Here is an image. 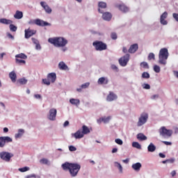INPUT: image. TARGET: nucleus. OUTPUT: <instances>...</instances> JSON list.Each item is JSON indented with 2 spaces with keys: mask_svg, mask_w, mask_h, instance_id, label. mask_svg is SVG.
I'll list each match as a JSON object with an SVG mask.
<instances>
[{
  "mask_svg": "<svg viewBox=\"0 0 178 178\" xmlns=\"http://www.w3.org/2000/svg\"><path fill=\"white\" fill-rule=\"evenodd\" d=\"M141 166V163H136L132 165V169H134V170H136V172H140Z\"/></svg>",
  "mask_w": 178,
  "mask_h": 178,
  "instance_id": "obj_25",
  "label": "nucleus"
},
{
  "mask_svg": "<svg viewBox=\"0 0 178 178\" xmlns=\"http://www.w3.org/2000/svg\"><path fill=\"white\" fill-rule=\"evenodd\" d=\"M36 31L35 30H31L30 29L25 30V38H30L32 35L35 34Z\"/></svg>",
  "mask_w": 178,
  "mask_h": 178,
  "instance_id": "obj_19",
  "label": "nucleus"
},
{
  "mask_svg": "<svg viewBox=\"0 0 178 178\" xmlns=\"http://www.w3.org/2000/svg\"><path fill=\"white\" fill-rule=\"evenodd\" d=\"M163 144H165V145H172L171 142H168V141H162Z\"/></svg>",
  "mask_w": 178,
  "mask_h": 178,
  "instance_id": "obj_53",
  "label": "nucleus"
},
{
  "mask_svg": "<svg viewBox=\"0 0 178 178\" xmlns=\"http://www.w3.org/2000/svg\"><path fill=\"white\" fill-rule=\"evenodd\" d=\"M129 60H130V54H127L124 56L121 57L118 60V62L120 66L124 67L127 65V63H129Z\"/></svg>",
  "mask_w": 178,
  "mask_h": 178,
  "instance_id": "obj_10",
  "label": "nucleus"
},
{
  "mask_svg": "<svg viewBox=\"0 0 178 178\" xmlns=\"http://www.w3.org/2000/svg\"><path fill=\"white\" fill-rule=\"evenodd\" d=\"M34 97H35V98H36L37 99H41V96H40V95H35Z\"/></svg>",
  "mask_w": 178,
  "mask_h": 178,
  "instance_id": "obj_59",
  "label": "nucleus"
},
{
  "mask_svg": "<svg viewBox=\"0 0 178 178\" xmlns=\"http://www.w3.org/2000/svg\"><path fill=\"white\" fill-rule=\"evenodd\" d=\"M136 138L139 140V141H145L147 140V136L144 135V134H138Z\"/></svg>",
  "mask_w": 178,
  "mask_h": 178,
  "instance_id": "obj_26",
  "label": "nucleus"
},
{
  "mask_svg": "<svg viewBox=\"0 0 178 178\" xmlns=\"http://www.w3.org/2000/svg\"><path fill=\"white\" fill-rule=\"evenodd\" d=\"M168 58H169V51L167 48H163L160 49L159 54V63L160 65H166Z\"/></svg>",
  "mask_w": 178,
  "mask_h": 178,
  "instance_id": "obj_3",
  "label": "nucleus"
},
{
  "mask_svg": "<svg viewBox=\"0 0 178 178\" xmlns=\"http://www.w3.org/2000/svg\"><path fill=\"white\" fill-rule=\"evenodd\" d=\"M152 99H156V98H159V95H154L152 96Z\"/></svg>",
  "mask_w": 178,
  "mask_h": 178,
  "instance_id": "obj_54",
  "label": "nucleus"
},
{
  "mask_svg": "<svg viewBox=\"0 0 178 178\" xmlns=\"http://www.w3.org/2000/svg\"><path fill=\"white\" fill-rule=\"evenodd\" d=\"M42 83H44L46 86H50L51 85V81L47 78L42 79Z\"/></svg>",
  "mask_w": 178,
  "mask_h": 178,
  "instance_id": "obj_40",
  "label": "nucleus"
},
{
  "mask_svg": "<svg viewBox=\"0 0 178 178\" xmlns=\"http://www.w3.org/2000/svg\"><path fill=\"white\" fill-rule=\"evenodd\" d=\"M172 17L175 18V19L176 20V22H178V14L177 13H173L172 14Z\"/></svg>",
  "mask_w": 178,
  "mask_h": 178,
  "instance_id": "obj_51",
  "label": "nucleus"
},
{
  "mask_svg": "<svg viewBox=\"0 0 178 178\" xmlns=\"http://www.w3.org/2000/svg\"><path fill=\"white\" fill-rule=\"evenodd\" d=\"M159 155L160 158H166V156L163 153H159Z\"/></svg>",
  "mask_w": 178,
  "mask_h": 178,
  "instance_id": "obj_58",
  "label": "nucleus"
},
{
  "mask_svg": "<svg viewBox=\"0 0 178 178\" xmlns=\"http://www.w3.org/2000/svg\"><path fill=\"white\" fill-rule=\"evenodd\" d=\"M56 113H57L56 108H51L49 110V114L48 116V118L49 119V120H55V119H56Z\"/></svg>",
  "mask_w": 178,
  "mask_h": 178,
  "instance_id": "obj_13",
  "label": "nucleus"
},
{
  "mask_svg": "<svg viewBox=\"0 0 178 178\" xmlns=\"http://www.w3.org/2000/svg\"><path fill=\"white\" fill-rule=\"evenodd\" d=\"M155 60V54H154V53H150L148 55V60Z\"/></svg>",
  "mask_w": 178,
  "mask_h": 178,
  "instance_id": "obj_38",
  "label": "nucleus"
},
{
  "mask_svg": "<svg viewBox=\"0 0 178 178\" xmlns=\"http://www.w3.org/2000/svg\"><path fill=\"white\" fill-rule=\"evenodd\" d=\"M92 45L95 47L96 51H105L108 48L106 44L102 41H95L92 43Z\"/></svg>",
  "mask_w": 178,
  "mask_h": 178,
  "instance_id": "obj_6",
  "label": "nucleus"
},
{
  "mask_svg": "<svg viewBox=\"0 0 178 178\" xmlns=\"http://www.w3.org/2000/svg\"><path fill=\"white\" fill-rule=\"evenodd\" d=\"M171 175L172 177H175L176 176V170H173L171 172Z\"/></svg>",
  "mask_w": 178,
  "mask_h": 178,
  "instance_id": "obj_60",
  "label": "nucleus"
},
{
  "mask_svg": "<svg viewBox=\"0 0 178 178\" xmlns=\"http://www.w3.org/2000/svg\"><path fill=\"white\" fill-rule=\"evenodd\" d=\"M48 42L57 48H62L67 44V40L63 37L50 38Z\"/></svg>",
  "mask_w": 178,
  "mask_h": 178,
  "instance_id": "obj_2",
  "label": "nucleus"
},
{
  "mask_svg": "<svg viewBox=\"0 0 178 178\" xmlns=\"http://www.w3.org/2000/svg\"><path fill=\"white\" fill-rule=\"evenodd\" d=\"M70 102L72 105H76V106L80 105V99H70Z\"/></svg>",
  "mask_w": 178,
  "mask_h": 178,
  "instance_id": "obj_27",
  "label": "nucleus"
},
{
  "mask_svg": "<svg viewBox=\"0 0 178 178\" xmlns=\"http://www.w3.org/2000/svg\"><path fill=\"white\" fill-rule=\"evenodd\" d=\"M18 170H19V172H21L22 173H23L24 172H27V171L30 170V168L24 167V168H19Z\"/></svg>",
  "mask_w": 178,
  "mask_h": 178,
  "instance_id": "obj_35",
  "label": "nucleus"
},
{
  "mask_svg": "<svg viewBox=\"0 0 178 178\" xmlns=\"http://www.w3.org/2000/svg\"><path fill=\"white\" fill-rule=\"evenodd\" d=\"M16 63H18L19 65H22L23 63L24 65H26V60H20L19 58L15 59Z\"/></svg>",
  "mask_w": 178,
  "mask_h": 178,
  "instance_id": "obj_39",
  "label": "nucleus"
},
{
  "mask_svg": "<svg viewBox=\"0 0 178 178\" xmlns=\"http://www.w3.org/2000/svg\"><path fill=\"white\" fill-rule=\"evenodd\" d=\"M13 140L9 136H1L0 137V148H3L6 144L8 143H12Z\"/></svg>",
  "mask_w": 178,
  "mask_h": 178,
  "instance_id": "obj_12",
  "label": "nucleus"
},
{
  "mask_svg": "<svg viewBox=\"0 0 178 178\" xmlns=\"http://www.w3.org/2000/svg\"><path fill=\"white\" fill-rule=\"evenodd\" d=\"M138 50V44L137 43H135L130 46L128 52L129 54H136L137 51Z\"/></svg>",
  "mask_w": 178,
  "mask_h": 178,
  "instance_id": "obj_17",
  "label": "nucleus"
},
{
  "mask_svg": "<svg viewBox=\"0 0 178 178\" xmlns=\"http://www.w3.org/2000/svg\"><path fill=\"white\" fill-rule=\"evenodd\" d=\"M17 83L21 85L27 84V80L24 78H22L18 79Z\"/></svg>",
  "mask_w": 178,
  "mask_h": 178,
  "instance_id": "obj_33",
  "label": "nucleus"
},
{
  "mask_svg": "<svg viewBox=\"0 0 178 178\" xmlns=\"http://www.w3.org/2000/svg\"><path fill=\"white\" fill-rule=\"evenodd\" d=\"M62 168L63 170H69L72 177H76L80 171V169H81V165L78 163L65 162L62 164Z\"/></svg>",
  "mask_w": 178,
  "mask_h": 178,
  "instance_id": "obj_1",
  "label": "nucleus"
},
{
  "mask_svg": "<svg viewBox=\"0 0 178 178\" xmlns=\"http://www.w3.org/2000/svg\"><path fill=\"white\" fill-rule=\"evenodd\" d=\"M15 58H16V59H19V58L20 59H26L27 58V56L23 53H21L19 54H17L15 56Z\"/></svg>",
  "mask_w": 178,
  "mask_h": 178,
  "instance_id": "obj_32",
  "label": "nucleus"
},
{
  "mask_svg": "<svg viewBox=\"0 0 178 178\" xmlns=\"http://www.w3.org/2000/svg\"><path fill=\"white\" fill-rule=\"evenodd\" d=\"M132 147H134V148H137V149H141V145L138 142H134L132 143Z\"/></svg>",
  "mask_w": 178,
  "mask_h": 178,
  "instance_id": "obj_34",
  "label": "nucleus"
},
{
  "mask_svg": "<svg viewBox=\"0 0 178 178\" xmlns=\"http://www.w3.org/2000/svg\"><path fill=\"white\" fill-rule=\"evenodd\" d=\"M0 23H2L3 24H10V31L15 32L17 30V27L16 26L12 24V23H13V22H12V20H10V19H6L5 18L0 19Z\"/></svg>",
  "mask_w": 178,
  "mask_h": 178,
  "instance_id": "obj_9",
  "label": "nucleus"
},
{
  "mask_svg": "<svg viewBox=\"0 0 178 178\" xmlns=\"http://www.w3.org/2000/svg\"><path fill=\"white\" fill-rule=\"evenodd\" d=\"M106 3L103 1H99L98 3V12L99 13H104V10L102 9H106Z\"/></svg>",
  "mask_w": 178,
  "mask_h": 178,
  "instance_id": "obj_16",
  "label": "nucleus"
},
{
  "mask_svg": "<svg viewBox=\"0 0 178 178\" xmlns=\"http://www.w3.org/2000/svg\"><path fill=\"white\" fill-rule=\"evenodd\" d=\"M111 116L103 118H102V121L104 122V123H109V120H111Z\"/></svg>",
  "mask_w": 178,
  "mask_h": 178,
  "instance_id": "obj_37",
  "label": "nucleus"
},
{
  "mask_svg": "<svg viewBox=\"0 0 178 178\" xmlns=\"http://www.w3.org/2000/svg\"><path fill=\"white\" fill-rule=\"evenodd\" d=\"M156 149V147H155L153 143H150L147 147V151L149 152H154Z\"/></svg>",
  "mask_w": 178,
  "mask_h": 178,
  "instance_id": "obj_30",
  "label": "nucleus"
},
{
  "mask_svg": "<svg viewBox=\"0 0 178 178\" xmlns=\"http://www.w3.org/2000/svg\"><path fill=\"white\" fill-rule=\"evenodd\" d=\"M102 19L106 22H110L112 19V14L109 12L103 13Z\"/></svg>",
  "mask_w": 178,
  "mask_h": 178,
  "instance_id": "obj_20",
  "label": "nucleus"
},
{
  "mask_svg": "<svg viewBox=\"0 0 178 178\" xmlns=\"http://www.w3.org/2000/svg\"><path fill=\"white\" fill-rule=\"evenodd\" d=\"M174 74L176 76V78L178 79V72L177 71L174 72Z\"/></svg>",
  "mask_w": 178,
  "mask_h": 178,
  "instance_id": "obj_64",
  "label": "nucleus"
},
{
  "mask_svg": "<svg viewBox=\"0 0 178 178\" xmlns=\"http://www.w3.org/2000/svg\"><path fill=\"white\" fill-rule=\"evenodd\" d=\"M29 24H36V26H40V27H45L47 26H51V24L40 19H36L34 20H31L29 22Z\"/></svg>",
  "mask_w": 178,
  "mask_h": 178,
  "instance_id": "obj_7",
  "label": "nucleus"
},
{
  "mask_svg": "<svg viewBox=\"0 0 178 178\" xmlns=\"http://www.w3.org/2000/svg\"><path fill=\"white\" fill-rule=\"evenodd\" d=\"M9 77L13 83H16L17 75L16 74V72H15V71L9 73Z\"/></svg>",
  "mask_w": 178,
  "mask_h": 178,
  "instance_id": "obj_22",
  "label": "nucleus"
},
{
  "mask_svg": "<svg viewBox=\"0 0 178 178\" xmlns=\"http://www.w3.org/2000/svg\"><path fill=\"white\" fill-rule=\"evenodd\" d=\"M115 99H118V96L113 93V92H110L107 95L106 101L108 102H112V101H115Z\"/></svg>",
  "mask_w": 178,
  "mask_h": 178,
  "instance_id": "obj_15",
  "label": "nucleus"
},
{
  "mask_svg": "<svg viewBox=\"0 0 178 178\" xmlns=\"http://www.w3.org/2000/svg\"><path fill=\"white\" fill-rule=\"evenodd\" d=\"M168 17V12H164L160 17V23L163 24V26H166L168 24V21L165 19Z\"/></svg>",
  "mask_w": 178,
  "mask_h": 178,
  "instance_id": "obj_14",
  "label": "nucleus"
},
{
  "mask_svg": "<svg viewBox=\"0 0 178 178\" xmlns=\"http://www.w3.org/2000/svg\"><path fill=\"white\" fill-rule=\"evenodd\" d=\"M90 86V83L87 82L81 85V88H88Z\"/></svg>",
  "mask_w": 178,
  "mask_h": 178,
  "instance_id": "obj_48",
  "label": "nucleus"
},
{
  "mask_svg": "<svg viewBox=\"0 0 178 178\" xmlns=\"http://www.w3.org/2000/svg\"><path fill=\"white\" fill-rule=\"evenodd\" d=\"M64 127H67L69 126V121H65L63 124Z\"/></svg>",
  "mask_w": 178,
  "mask_h": 178,
  "instance_id": "obj_57",
  "label": "nucleus"
},
{
  "mask_svg": "<svg viewBox=\"0 0 178 178\" xmlns=\"http://www.w3.org/2000/svg\"><path fill=\"white\" fill-rule=\"evenodd\" d=\"M7 35H8V38H10L11 40H14V38H15V37H13V35L10 33H8Z\"/></svg>",
  "mask_w": 178,
  "mask_h": 178,
  "instance_id": "obj_56",
  "label": "nucleus"
},
{
  "mask_svg": "<svg viewBox=\"0 0 178 178\" xmlns=\"http://www.w3.org/2000/svg\"><path fill=\"white\" fill-rule=\"evenodd\" d=\"M115 164L117 165V168H118L120 172H122L123 170V168L122 167V165L118 162H115Z\"/></svg>",
  "mask_w": 178,
  "mask_h": 178,
  "instance_id": "obj_44",
  "label": "nucleus"
},
{
  "mask_svg": "<svg viewBox=\"0 0 178 178\" xmlns=\"http://www.w3.org/2000/svg\"><path fill=\"white\" fill-rule=\"evenodd\" d=\"M41 6L44 9L46 13H52V9L47 4V3L44 1L40 2Z\"/></svg>",
  "mask_w": 178,
  "mask_h": 178,
  "instance_id": "obj_18",
  "label": "nucleus"
},
{
  "mask_svg": "<svg viewBox=\"0 0 178 178\" xmlns=\"http://www.w3.org/2000/svg\"><path fill=\"white\" fill-rule=\"evenodd\" d=\"M167 162L169 163H173V162H175V159H167Z\"/></svg>",
  "mask_w": 178,
  "mask_h": 178,
  "instance_id": "obj_55",
  "label": "nucleus"
},
{
  "mask_svg": "<svg viewBox=\"0 0 178 178\" xmlns=\"http://www.w3.org/2000/svg\"><path fill=\"white\" fill-rule=\"evenodd\" d=\"M117 8H118L121 12H124V13H126L129 10V8L124 4H119L117 6Z\"/></svg>",
  "mask_w": 178,
  "mask_h": 178,
  "instance_id": "obj_24",
  "label": "nucleus"
},
{
  "mask_svg": "<svg viewBox=\"0 0 178 178\" xmlns=\"http://www.w3.org/2000/svg\"><path fill=\"white\" fill-rule=\"evenodd\" d=\"M31 40H32L33 44H35L40 43V42H38V40H37V39H35V38H32Z\"/></svg>",
  "mask_w": 178,
  "mask_h": 178,
  "instance_id": "obj_52",
  "label": "nucleus"
},
{
  "mask_svg": "<svg viewBox=\"0 0 178 178\" xmlns=\"http://www.w3.org/2000/svg\"><path fill=\"white\" fill-rule=\"evenodd\" d=\"M24 134V129H19L18 133L15 134V138H20Z\"/></svg>",
  "mask_w": 178,
  "mask_h": 178,
  "instance_id": "obj_31",
  "label": "nucleus"
},
{
  "mask_svg": "<svg viewBox=\"0 0 178 178\" xmlns=\"http://www.w3.org/2000/svg\"><path fill=\"white\" fill-rule=\"evenodd\" d=\"M140 66L144 69H149V66H148V63L147 62H142L140 63Z\"/></svg>",
  "mask_w": 178,
  "mask_h": 178,
  "instance_id": "obj_36",
  "label": "nucleus"
},
{
  "mask_svg": "<svg viewBox=\"0 0 178 178\" xmlns=\"http://www.w3.org/2000/svg\"><path fill=\"white\" fill-rule=\"evenodd\" d=\"M13 154L7 152H2L0 153V158L6 162H10V159L13 158Z\"/></svg>",
  "mask_w": 178,
  "mask_h": 178,
  "instance_id": "obj_11",
  "label": "nucleus"
},
{
  "mask_svg": "<svg viewBox=\"0 0 178 178\" xmlns=\"http://www.w3.org/2000/svg\"><path fill=\"white\" fill-rule=\"evenodd\" d=\"M15 19H22L23 17V12L17 10L15 14L14 15Z\"/></svg>",
  "mask_w": 178,
  "mask_h": 178,
  "instance_id": "obj_29",
  "label": "nucleus"
},
{
  "mask_svg": "<svg viewBox=\"0 0 178 178\" xmlns=\"http://www.w3.org/2000/svg\"><path fill=\"white\" fill-rule=\"evenodd\" d=\"M143 79H149V74L148 72H143L142 74Z\"/></svg>",
  "mask_w": 178,
  "mask_h": 178,
  "instance_id": "obj_43",
  "label": "nucleus"
},
{
  "mask_svg": "<svg viewBox=\"0 0 178 178\" xmlns=\"http://www.w3.org/2000/svg\"><path fill=\"white\" fill-rule=\"evenodd\" d=\"M147 120H148V113H142L137 122L138 127H140V126L145 124Z\"/></svg>",
  "mask_w": 178,
  "mask_h": 178,
  "instance_id": "obj_8",
  "label": "nucleus"
},
{
  "mask_svg": "<svg viewBox=\"0 0 178 178\" xmlns=\"http://www.w3.org/2000/svg\"><path fill=\"white\" fill-rule=\"evenodd\" d=\"M116 152H118V148H116V147L113 148V149H112V153H113V154H115V153H116Z\"/></svg>",
  "mask_w": 178,
  "mask_h": 178,
  "instance_id": "obj_61",
  "label": "nucleus"
},
{
  "mask_svg": "<svg viewBox=\"0 0 178 178\" xmlns=\"http://www.w3.org/2000/svg\"><path fill=\"white\" fill-rule=\"evenodd\" d=\"M111 37L112 40H117L118 35L116 34V33H112L111 35Z\"/></svg>",
  "mask_w": 178,
  "mask_h": 178,
  "instance_id": "obj_47",
  "label": "nucleus"
},
{
  "mask_svg": "<svg viewBox=\"0 0 178 178\" xmlns=\"http://www.w3.org/2000/svg\"><path fill=\"white\" fill-rule=\"evenodd\" d=\"M40 163H43L44 165H48V159H42L40 160Z\"/></svg>",
  "mask_w": 178,
  "mask_h": 178,
  "instance_id": "obj_46",
  "label": "nucleus"
},
{
  "mask_svg": "<svg viewBox=\"0 0 178 178\" xmlns=\"http://www.w3.org/2000/svg\"><path fill=\"white\" fill-rule=\"evenodd\" d=\"M98 84H108L109 83V80L106 77H100L97 81Z\"/></svg>",
  "mask_w": 178,
  "mask_h": 178,
  "instance_id": "obj_23",
  "label": "nucleus"
},
{
  "mask_svg": "<svg viewBox=\"0 0 178 178\" xmlns=\"http://www.w3.org/2000/svg\"><path fill=\"white\" fill-rule=\"evenodd\" d=\"M58 67L60 70H67L68 69L67 65L63 62H60L58 64Z\"/></svg>",
  "mask_w": 178,
  "mask_h": 178,
  "instance_id": "obj_28",
  "label": "nucleus"
},
{
  "mask_svg": "<svg viewBox=\"0 0 178 178\" xmlns=\"http://www.w3.org/2000/svg\"><path fill=\"white\" fill-rule=\"evenodd\" d=\"M115 142L116 143V144H118V145H123V140H122V139L120 138L115 139Z\"/></svg>",
  "mask_w": 178,
  "mask_h": 178,
  "instance_id": "obj_42",
  "label": "nucleus"
},
{
  "mask_svg": "<svg viewBox=\"0 0 178 178\" xmlns=\"http://www.w3.org/2000/svg\"><path fill=\"white\" fill-rule=\"evenodd\" d=\"M90 133V129L87 126H82V131L78 130L75 134H74V137L76 139L83 138L85 134H88Z\"/></svg>",
  "mask_w": 178,
  "mask_h": 178,
  "instance_id": "obj_4",
  "label": "nucleus"
},
{
  "mask_svg": "<svg viewBox=\"0 0 178 178\" xmlns=\"http://www.w3.org/2000/svg\"><path fill=\"white\" fill-rule=\"evenodd\" d=\"M47 79L50 80L51 83H55L56 81V74L55 72L48 74Z\"/></svg>",
  "mask_w": 178,
  "mask_h": 178,
  "instance_id": "obj_21",
  "label": "nucleus"
},
{
  "mask_svg": "<svg viewBox=\"0 0 178 178\" xmlns=\"http://www.w3.org/2000/svg\"><path fill=\"white\" fill-rule=\"evenodd\" d=\"M159 133L161 137H163L164 138L172 137V134H173V131L170 129H166L165 127H161L159 130Z\"/></svg>",
  "mask_w": 178,
  "mask_h": 178,
  "instance_id": "obj_5",
  "label": "nucleus"
},
{
  "mask_svg": "<svg viewBox=\"0 0 178 178\" xmlns=\"http://www.w3.org/2000/svg\"><path fill=\"white\" fill-rule=\"evenodd\" d=\"M69 150L71 152H74L77 150V148H76V147L71 145L69 147Z\"/></svg>",
  "mask_w": 178,
  "mask_h": 178,
  "instance_id": "obj_49",
  "label": "nucleus"
},
{
  "mask_svg": "<svg viewBox=\"0 0 178 178\" xmlns=\"http://www.w3.org/2000/svg\"><path fill=\"white\" fill-rule=\"evenodd\" d=\"M154 70L156 73H159L161 72V67H159V65H155L154 66Z\"/></svg>",
  "mask_w": 178,
  "mask_h": 178,
  "instance_id": "obj_41",
  "label": "nucleus"
},
{
  "mask_svg": "<svg viewBox=\"0 0 178 178\" xmlns=\"http://www.w3.org/2000/svg\"><path fill=\"white\" fill-rule=\"evenodd\" d=\"M111 69L112 70H115V72H118L119 69L118 68V66L115 65H111Z\"/></svg>",
  "mask_w": 178,
  "mask_h": 178,
  "instance_id": "obj_50",
  "label": "nucleus"
},
{
  "mask_svg": "<svg viewBox=\"0 0 178 178\" xmlns=\"http://www.w3.org/2000/svg\"><path fill=\"white\" fill-rule=\"evenodd\" d=\"M143 87L145 90H149V88H151V86H149L148 83H144Z\"/></svg>",
  "mask_w": 178,
  "mask_h": 178,
  "instance_id": "obj_45",
  "label": "nucleus"
},
{
  "mask_svg": "<svg viewBox=\"0 0 178 178\" xmlns=\"http://www.w3.org/2000/svg\"><path fill=\"white\" fill-rule=\"evenodd\" d=\"M122 51L124 52V54H127V48L123 47Z\"/></svg>",
  "mask_w": 178,
  "mask_h": 178,
  "instance_id": "obj_62",
  "label": "nucleus"
},
{
  "mask_svg": "<svg viewBox=\"0 0 178 178\" xmlns=\"http://www.w3.org/2000/svg\"><path fill=\"white\" fill-rule=\"evenodd\" d=\"M8 131H9V129L6 127L3 128V133H8Z\"/></svg>",
  "mask_w": 178,
  "mask_h": 178,
  "instance_id": "obj_63",
  "label": "nucleus"
}]
</instances>
